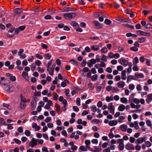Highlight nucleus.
<instances>
[{
  "mask_svg": "<svg viewBox=\"0 0 152 152\" xmlns=\"http://www.w3.org/2000/svg\"><path fill=\"white\" fill-rule=\"evenodd\" d=\"M97 77L98 75L96 74H95L91 77V80L92 81H95L97 80Z\"/></svg>",
  "mask_w": 152,
  "mask_h": 152,
  "instance_id": "393cba45",
  "label": "nucleus"
},
{
  "mask_svg": "<svg viewBox=\"0 0 152 152\" xmlns=\"http://www.w3.org/2000/svg\"><path fill=\"white\" fill-rule=\"evenodd\" d=\"M96 87L97 90L99 92L101 91L102 88H104V86H103V87H102V86H99V84L96 85Z\"/></svg>",
  "mask_w": 152,
  "mask_h": 152,
  "instance_id": "b1692460",
  "label": "nucleus"
},
{
  "mask_svg": "<svg viewBox=\"0 0 152 152\" xmlns=\"http://www.w3.org/2000/svg\"><path fill=\"white\" fill-rule=\"evenodd\" d=\"M145 28L146 29L152 28V25L151 24L148 23L146 25Z\"/></svg>",
  "mask_w": 152,
  "mask_h": 152,
  "instance_id": "79ce46f5",
  "label": "nucleus"
},
{
  "mask_svg": "<svg viewBox=\"0 0 152 152\" xmlns=\"http://www.w3.org/2000/svg\"><path fill=\"white\" fill-rule=\"evenodd\" d=\"M37 140H36L34 139V138H32L31 142L32 144H34L35 145H37Z\"/></svg>",
  "mask_w": 152,
  "mask_h": 152,
  "instance_id": "4c0bfd02",
  "label": "nucleus"
},
{
  "mask_svg": "<svg viewBox=\"0 0 152 152\" xmlns=\"http://www.w3.org/2000/svg\"><path fill=\"white\" fill-rule=\"evenodd\" d=\"M147 97V98L146 99V101L147 103H149L152 100V94L148 95Z\"/></svg>",
  "mask_w": 152,
  "mask_h": 152,
  "instance_id": "9d476101",
  "label": "nucleus"
},
{
  "mask_svg": "<svg viewBox=\"0 0 152 152\" xmlns=\"http://www.w3.org/2000/svg\"><path fill=\"white\" fill-rule=\"evenodd\" d=\"M20 30V31H23L26 28V26H22L19 27L18 28Z\"/></svg>",
  "mask_w": 152,
  "mask_h": 152,
  "instance_id": "e2e57ef3",
  "label": "nucleus"
},
{
  "mask_svg": "<svg viewBox=\"0 0 152 152\" xmlns=\"http://www.w3.org/2000/svg\"><path fill=\"white\" fill-rule=\"evenodd\" d=\"M10 82L9 80L5 79L4 77H2L0 80V84L2 85L5 86Z\"/></svg>",
  "mask_w": 152,
  "mask_h": 152,
  "instance_id": "7ed1b4c3",
  "label": "nucleus"
},
{
  "mask_svg": "<svg viewBox=\"0 0 152 152\" xmlns=\"http://www.w3.org/2000/svg\"><path fill=\"white\" fill-rule=\"evenodd\" d=\"M107 49L106 47H103L101 49V52L102 53H105L107 52Z\"/></svg>",
  "mask_w": 152,
  "mask_h": 152,
  "instance_id": "72a5a7b5",
  "label": "nucleus"
},
{
  "mask_svg": "<svg viewBox=\"0 0 152 152\" xmlns=\"http://www.w3.org/2000/svg\"><path fill=\"white\" fill-rule=\"evenodd\" d=\"M131 79L135 80V79H134V76L130 75L128 76L127 80V83H129V82H130L131 80Z\"/></svg>",
  "mask_w": 152,
  "mask_h": 152,
  "instance_id": "6ab92c4d",
  "label": "nucleus"
},
{
  "mask_svg": "<svg viewBox=\"0 0 152 152\" xmlns=\"http://www.w3.org/2000/svg\"><path fill=\"white\" fill-rule=\"evenodd\" d=\"M7 129H13V127L12 126V124H8L7 125Z\"/></svg>",
  "mask_w": 152,
  "mask_h": 152,
  "instance_id": "6e6d98bb",
  "label": "nucleus"
},
{
  "mask_svg": "<svg viewBox=\"0 0 152 152\" xmlns=\"http://www.w3.org/2000/svg\"><path fill=\"white\" fill-rule=\"evenodd\" d=\"M134 66L133 67V69L134 71H138L137 66L136 64H133Z\"/></svg>",
  "mask_w": 152,
  "mask_h": 152,
  "instance_id": "37998d69",
  "label": "nucleus"
},
{
  "mask_svg": "<svg viewBox=\"0 0 152 152\" xmlns=\"http://www.w3.org/2000/svg\"><path fill=\"white\" fill-rule=\"evenodd\" d=\"M146 38L145 37H142L139 38L138 39V41L140 43H142L145 40Z\"/></svg>",
  "mask_w": 152,
  "mask_h": 152,
  "instance_id": "58836bf2",
  "label": "nucleus"
},
{
  "mask_svg": "<svg viewBox=\"0 0 152 152\" xmlns=\"http://www.w3.org/2000/svg\"><path fill=\"white\" fill-rule=\"evenodd\" d=\"M113 103H110L108 105V109L109 110H112L114 109V107L113 105Z\"/></svg>",
  "mask_w": 152,
  "mask_h": 152,
  "instance_id": "4be33fe9",
  "label": "nucleus"
},
{
  "mask_svg": "<svg viewBox=\"0 0 152 152\" xmlns=\"http://www.w3.org/2000/svg\"><path fill=\"white\" fill-rule=\"evenodd\" d=\"M76 103L79 106L80 105V99L79 98H77L76 99Z\"/></svg>",
  "mask_w": 152,
  "mask_h": 152,
  "instance_id": "052dcab7",
  "label": "nucleus"
},
{
  "mask_svg": "<svg viewBox=\"0 0 152 152\" xmlns=\"http://www.w3.org/2000/svg\"><path fill=\"white\" fill-rule=\"evenodd\" d=\"M36 66V64L34 63H33L31 66V69L32 71H33L34 69L35 68V67Z\"/></svg>",
  "mask_w": 152,
  "mask_h": 152,
  "instance_id": "4d7b16f0",
  "label": "nucleus"
},
{
  "mask_svg": "<svg viewBox=\"0 0 152 152\" xmlns=\"http://www.w3.org/2000/svg\"><path fill=\"white\" fill-rule=\"evenodd\" d=\"M47 71L48 72V73L50 75H53L54 71L53 69L50 68V69L49 68L48 71Z\"/></svg>",
  "mask_w": 152,
  "mask_h": 152,
  "instance_id": "a878e982",
  "label": "nucleus"
},
{
  "mask_svg": "<svg viewBox=\"0 0 152 152\" xmlns=\"http://www.w3.org/2000/svg\"><path fill=\"white\" fill-rule=\"evenodd\" d=\"M4 90L8 92H11L13 91L15 88L13 86L12 84L7 85L4 87Z\"/></svg>",
  "mask_w": 152,
  "mask_h": 152,
  "instance_id": "f03ea898",
  "label": "nucleus"
},
{
  "mask_svg": "<svg viewBox=\"0 0 152 152\" xmlns=\"http://www.w3.org/2000/svg\"><path fill=\"white\" fill-rule=\"evenodd\" d=\"M91 49L94 51H97L99 50V48L97 45H93L91 47Z\"/></svg>",
  "mask_w": 152,
  "mask_h": 152,
  "instance_id": "dca6fc26",
  "label": "nucleus"
},
{
  "mask_svg": "<svg viewBox=\"0 0 152 152\" xmlns=\"http://www.w3.org/2000/svg\"><path fill=\"white\" fill-rule=\"evenodd\" d=\"M24 52V50L23 49H20V51L18 52V55L19 56H21Z\"/></svg>",
  "mask_w": 152,
  "mask_h": 152,
  "instance_id": "0e129e2a",
  "label": "nucleus"
},
{
  "mask_svg": "<svg viewBox=\"0 0 152 152\" xmlns=\"http://www.w3.org/2000/svg\"><path fill=\"white\" fill-rule=\"evenodd\" d=\"M130 49L131 50H132L135 52H137L138 50V49L135 47H131L130 48Z\"/></svg>",
  "mask_w": 152,
  "mask_h": 152,
  "instance_id": "a18cd8bd",
  "label": "nucleus"
},
{
  "mask_svg": "<svg viewBox=\"0 0 152 152\" xmlns=\"http://www.w3.org/2000/svg\"><path fill=\"white\" fill-rule=\"evenodd\" d=\"M21 102H26V98L24 96H23L22 94L20 95Z\"/></svg>",
  "mask_w": 152,
  "mask_h": 152,
  "instance_id": "2f4dec72",
  "label": "nucleus"
},
{
  "mask_svg": "<svg viewBox=\"0 0 152 152\" xmlns=\"http://www.w3.org/2000/svg\"><path fill=\"white\" fill-rule=\"evenodd\" d=\"M80 149L84 151H87V149L86 148H85V147L83 145L81 146L80 147Z\"/></svg>",
  "mask_w": 152,
  "mask_h": 152,
  "instance_id": "c03bdc74",
  "label": "nucleus"
},
{
  "mask_svg": "<svg viewBox=\"0 0 152 152\" xmlns=\"http://www.w3.org/2000/svg\"><path fill=\"white\" fill-rule=\"evenodd\" d=\"M90 62L91 64H94L96 63V60L94 59H92L90 60Z\"/></svg>",
  "mask_w": 152,
  "mask_h": 152,
  "instance_id": "de8ad7c7",
  "label": "nucleus"
},
{
  "mask_svg": "<svg viewBox=\"0 0 152 152\" xmlns=\"http://www.w3.org/2000/svg\"><path fill=\"white\" fill-rule=\"evenodd\" d=\"M145 137V135L143 137L139 138L135 141V143L136 144H141L143 142H145V140L144 139V138Z\"/></svg>",
  "mask_w": 152,
  "mask_h": 152,
  "instance_id": "423d86ee",
  "label": "nucleus"
},
{
  "mask_svg": "<svg viewBox=\"0 0 152 152\" xmlns=\"http://www.w3.org/2000/svg\"><path fill=\"white\" fill-rule=\"evenodd\" d=\"M22 77L25 79L27 80L28 78V73L26 72H23L22 74Z\"/></svg>",
  "mask_w": 152,
  "mask_h": 152,
  "instance_id": "2eb2a0df",
  "label": "nucleus"
},
{
  "mask_svg": "<svg viewBox=\"0 0 152 152\" xmlns=\"http://www.w3.org/2000/svg\"><path fill=\"white\" fill-rule=\"evenodd\" d=\"M125 148L128 150H134V149L133 145L130 143H127L125 145Z\"/></svg>",
  "mask_w": 152,
  "mask_h": 152,
  "instance_id": "39448f33",
  "label": "nucleus"
},
{
  "mask_svg": "<svg viewBox=\"0 0 152 152\" xmlns=\"http://www.w3.org/2000/svg\"><path fill=\"white\" fill-rule=\"evenodd\" d=\"M116 20L122 23L124 22V19H123L120 17L117 18Z\"/></svg>",
  "mask_w": 152,
  "mask_h": 152,
  "instance_id": "603ef678",
  "label": "nucleus"
},
{
  "mask_svg": "<svg viewBox=\"0 0 152 152\" xmlns=\"http://www.w3.org/2000/svg\"><path fill=\"white\" fill-rule=\"evenodd\" d=\"M118 147L120 150H122L124 148V143H121L119 144Z\"/></svg>",
  "mask_w": 152,
  "mask_h": 152,
  "instance_id": "473e14b6",
  "label": "nucleus"
},
{
  "mask_svg": "<svg viewBox=\"0 0 152 152\" xmlns=\"http://www.w3.org/2000/svg\"><path fill=\"white\" fill-rule=\"evenodd\" d=\"M74 9L71 7H65L61 9V11L62 12H68L70 11H73Z\"/></svg>",
  "mask_w": 152,
  "mask_h": 152,
  "instance_id": "6e6552de",
  "label": "nucleus"
},
{
  "mask_svg": "<svg viewBox=\"0 0 152 152\" xmlns=\"http://www.w3.org/2000/svg\"><path fill=\"white\" fill-rule=\"evenodd\" d=\"M125 109V106L123 104H121L118 107V110L120 111H123L124 109Z\"/></svg>",
  "mask_w": 152,
  "mask_h": 152,
  "instance_id": "a211bd4d",
  "label": "nucleus"
},
{
  "mask_svg": "<svg viewBox=\"0 0 152 152\" xmlns=\"http://www.w3.org/2000/svg\"><path fill=\"white\" fill-rule=\"evenodd\" d=\"M135 140V139L134 137H131L129 138V141L131 143H133Z\"/></svg>",
  "mask_w": 152,
  "mask_h": 152,
  "instance_id": "680f3d73",
  "label": "nucleus"
},
{
  "mask_svg": "<svg viewBox=\"0 0 152 152\" xmlns=\"http://www.w3.org/2000/svg\"><path fill=\"white\" fill-rule=\"evenodd\" d=\"M125 85V83L123 81H121L117 83V86L119 88H123Z\"/></svg>",
  "mask_w": 152,
  "mask_h": 152,
  "instance_id": "9b49d317",
  "label": "nucleus"
},
{
  "mask_svg": "<svg viewBox=\"0 0 152 152\" xmlns=\"http://www.w3.org/2000/svg\"><path fill=\"white\" fill-rule=\"evenodd\" d=\"M127 126L125 124H123L120 126V128L122 131L125 132L126 131Z\"/></svg>",
  "mask_w": 152,
  "mask_h": 152,
  "instance_id": "4468645a",
  "label": "nucleus"
},
{
  "mask_svg": "<svg viewBox=\"0 0 152 152\" xmlns=\"http://www.w3.org/2000/svg\"><path fill=\"white\" fill-rule=\"evenodd\" d=\"M42 150L44 152H48L47 148L46 147H42Z\"/></svg>",
  "mask_w": 152,
  "mask_h": 152,
  "instance_id": "774afa93",
  "label": "nucleus"
},
{
  "mask_svg": "<svg viewBox=\"0 0 152 152\" xmlns=\"http://www.w3.org/2000/svg\"><path fill=\"white\" fill-rule=\"evenodd\" d=\"M118 123L117 121L116 120H111L109 121V124L110 126L116 125Z\"/></svg>",
  "mask_w": 152,
  "mask_h": 152,
  "instance_id": "ddd939ff",
  "label": "nucleus"
},
{
  "mask_svg": "<svg viewBox=\"0 0 152 152\" xmlns=\"http://www.w3.org/2000/svg\"><path fill=\"white\" fill-rule=\"evenodd\" d=\"M76 30L77 31L81 32L83 31V30L80 27L79 25L76 27Z\"/></svg>",
  "mask_w": 152,
  "mask_h": 152,
  "instance_id": "c9c22d12",
  "label": "nucleus"
},
{
  "mask_svg": "<svg viewBox=\"0 0 152 152\" xmlns=\"http://www.w3.org/2000/svg\"><path fill=\"white\" fill-rule=\"evenodd\" d=\"M23 11V9L21 8H17L13 10L15 15H17L20 14Z\"/></svg>",
  "mask_w": 152,
  "mask_h": 152,
  "instance_id": "20e7f679",
  "label": "nucleus"
},
{
  "mask_svg": "<svg viewBox=\"0 0 152 152\" xmlns=\"http://www.w3.org/2000/svg\"><path fill=\"white\" fill-rule=\"evenodd\" d=\"M25 134L27 136H29L31 134L30 132L28 130H26L25 132Z\"/></svg>",
  "mask_w": 152,
  "mask_h": 152,
  "instance_id": "3c124183",
  "label": "nucleus"
},
{
  "mask_svg": "<svg viewBox=\"0 0 152 152\" xmlns=\"http://www.w3.org/2000/svg\"><path fill=\"white\" fill-rule=\"evenodd\" d=\"M61 134L62 135L64 136L65 137H67V133L66 130H63L61 132Z\"/></svg>",
  "mask_w": 152,
  "mask_h": 152,
  "instance_id": "5fc2aeb1",
  "label": "nucleus"
},
{
  "mask_svg": "<svg viewBox=\"0 0 152 152\" xmlns=\"http://www.w3.org/2000/svg\"><path fill=\"white\" fill-rule=\"evenodd\" d=\"M41 46L44 49H47L48 48V46L46 45L43 43L41 44Z\"/></svg>",
  "mask_w": 152,
  "mask_h": 152,
  "instance_id": "8fccbe9b",
  "label": "nucleus"
},
{
  "mask_svg": "<svg viewBox=\"0 0 152 152\" xmlns=\"http://www.w3.org/2000/svg\"><path fill=\"white\" fill-rule=\"evenodd\" d=\"M139 62V60L137 57H135L134 58V60L133 61V64H137Z\"/></svg>",
  "mask_w": 152,
  "mask_h": 152,
  "instance_id": "e433bc0d",
  "label": "nucleus"
},
{
  "mask_svg": "<svg viewBox=\"0 0 152 152\" xmlns=\"http://www.w3.org/2000/svg\"><path fill=\"white\" fill-rule=\"evenodd\" d=\"M123 25L124 26L128 27L133 29H134V26H133L131 25L128 24H123Z\"/></svg>",
  "mask_w": 152,
  "mask_h": 152,
  "instance_id": "412c9836",
  "label": "nucleus"
},
{
  "mask_svg": "<svg viewBox=\"0 0 152 152\" xmlns=\"http://www.w3.org/2000/svg\"><path fill=\"white\" fill-rule=\"evenodd\" d=\"M76 15V14L74 12L68 13L64 14L63 17L66 19L71 20L75 18Z\"/></svg>",
  "mask_w": 152,
  "mask_h": 152,
  "instance_id": "f257e3e1",
  "label": "nucleus"
},
{
  "mask_svg": "<svg viewBox=\"0 0 152 152\" xmlns=\"http://www.w3.org/2000/svg\"><path fill=\"white\" fill-rule=\"evenodd\" d=\"M89 71L90 70L89 68L88 67H85L83 68L82 70H80V72H87Z\"/></svg>",
  "mask_w": 152,
  "mask_h": 152,
  "instance_id": "5701e85b",
  "label": "nucleus"
},
{
  "mask_svg": "<svg viewBox=\"0 0 152 152\" xmlns=\"http://www.w3.org/2000/svg\"><path fill=\"white\" fill-rule=\"evenodd\" d=\"M14 140L15 141L16 143L18 145H19L20 144H21V142L17 138H15L14 139Z\"/></svg>",
  "mask_w": 152,
  "mask_h": 152,
  "instance_id": "49530a36",
  "label": "nucleus"
},
{
  "mask_svg": "<svg viewBox=\"0 0 152 152\" xmlns=\"http://www.w3.org/2000/svg\"><path fill=\"white\" fill-rule=\"evenodd\" d=\"M119 62L121 65L124 66H127L128 65V61L124 58H121L119 61Z\"/></svg>",
  "mask_w": 152,
  "mask_h": 152,
  "instance_id": "0eeeda50",
  "label": "nucleus"
},
{
  "mask_svg": "<svg viewBox=\"0 0 152 152\" xmlns=\"http://www.w3.org/2000/svg\"><path fill=\"white\" fill-rule=\"evenodd\" d=\"M35 56L37 58L39 59H42L43 58L42 56L39 54H37Z\"/></svg>",
  "mask_w": 152,
  "mask_h": 152,
  "instance_id": "ea45409f",
  "label": "nucleus"
},
{
  "mask_svg": "<svg viewBox=\"0 0 152 152\" xmlns=\"http://www.w3.org/2000/svg\"><path fill=\"white\" fill-rule=\"evenodd\" d=\"M146 123L147 125L149 126H151L152 124L151 121L149 120H147L146 121Z\"/></svg>",
  "mask_w": 152,
  "mask_h": 152,
  "instance_id": "09e8293b",
  "label": "nucleus"
},
{
  "mask_svg": "<svg viewBox=\"0 0 152 152\" xmlns=\"http://www.w3.org/2000/svg\"><path fill=\"white\" fill-rule=\"evenodd\" d=\"M146 145L147 147H150L151 145V143L149 141H147L145 142Z\"/></svg>",
  "mask_w": 152,
  "mask_h": 152,
  "instance_id": "338daca9",
  "label": "nucleus"
},
{
  "mask_svg": "<svg viewBox=\"0 0 152 152\" xmlns=\"http://www.w3.org/2000/svg\"><path fill=\"white\" fill-rule=\"evenodd\" d=\"M69 89H67L65 91V93L67 97H69L70 96V94L69 93Z\"/></svg>",
  "mask_w": 152,
  "mask_h": 152,
  "instance_id": "a19ab883",
  "label": "nucleus"
},
{
  "mask_svg": "<svg viewBox=\"0 0 152 152\" xmlns=\"http://www.w3.org/2000/svg\"><path fill=\"white\" fill-rule=\"evenodd\" d=\"M106 100L107 102H109L110 101L113 100V96H107L106 98Z\"/></svg>",
  "mask_w": 152,
  "mask_h": 152,
  "instance_id": "aec40b11",
  "label": "nucleus"
},
{
  "mask_svg": "<svg viewBox=\"0 0 152 152\" xmlns=\"http://www.w3.org/2000/svg\"><path fill=\"white\" fill-rule=\"evenodd\" d=\"M100 56L99 55H97L96 56V60L98 62H100L101 61V59L100 58Z\"/></svg>",
  "mask_w": 152,
  "mask_h": 152,
  "instance_id": "13d9d810",
  "label": "nucleus"
},
{
  "mask_svg": "<svg viewBox=\"0 0 152 152\" xmlns=\"http://www.w3.org/2000/svg\"><path fill=\"white\" fill-rule=\"evenodd\" d=\"M104 23L107 25H110L111 23V21L110 20L106 19L105 20Z\"/></svg>",
  "mask_w": 152,
  "mask_h": 152,
  "instance_id": "c85d7f7f",
  "label": "nucleus"
},
{
  "mask_svg": "<svg viewBox=\"0 0 152 152\" xmlns=\"http://www.w3.org/2000/svg\"><path fill=\"white\" fill-rule=\"evenodd\" d=\"M26 102H21L20 106L19 107L22 109H25L26 107Z\"/></svg>",
  "mask_w": 152,
  "mask_h": 152,
  "instance_id": "f8f14e48",
  "label": "nucleus"
},
{
  "mask_svg": "<svg viewBox=\"0 0 152 152\" xmlns=\"http://www.w3.org/2000/svg\"><path fill=\"white\" fill-rule=\"evenodd\" d=\"M44 57L46 59L49 60L51 58V56L50 53H48L45 54Z\"/></svg>",
  "mask_w": 152,
  "mask_h": 152,
  "instance_id": "f3484780",
  "label": "nucleus"
},
{
  "mask_svg": "<svg viewBox=\"0 0 152 152\" xmlns=\"http://www.w3.org/2000/svg\"><path fill=\"white\" fill-rule=\"evenodd\" d=\"M133 101L134 103L136 104H138L140 102V100L138 99L133 98Z\"/></svg>",
  "mask_w": 152,
  "mask_h": 152,
  "instance_id": "7c9ffc66",
  "label": "nucleus"
},
{
  "mask_svg": "<svg viewBox=\"0 0 152 152\" xmlns=\"http://www.w3.org/2000/svg\"><path fill=\"white\" fill-rule=\"evenodd\" d=\"M28 62L26 60L23 61L22 62V64L23 66H26L28 64Z\"/></svg>",
  "mask_w": 152,
  "mask_h": 152,
  "instance_id": "69168bd1",
  "label": "nucleus"
},
{
  "mask_svg": "<svg viewBox=\"0 0 152 152\" xmlns=\"http://www.w3.org/2000/svg\"><path fill=\"white\" fill-rule=\"evenodd\" d=\"M10 79L12 81H14L16 80V78L15 76L12 75L10 78Z\"/></svg>",
  "mask_w": 152,
  "mask_h": 152,
  "instance_id": "864d4df0",
  "label": "nucleus"
},
{
  "mask_svg": "<svg viewBox=\"0 0 152 152\" xmlns=\"http://www.w3.org/2000/svg\"><path fill=\"white\" fill-rule=\"evenodd\" d=\"M70 24L73 26H76V27L79 25L77 23L74 21H72L70 23Z\"/></svg>",
  "mask_w": 152,
  "mask_h": 152,
  "instance_id": "f704fd0d",
  "label": "nucleus"
},
{
  "mask_svg": "<svg viewBox=\"0 0 152 152\" xmlns=\"http://www.w3.org/2000/svg\"><path fill=\"white\" fill-rule=\"evenodd\" d=\"M90 108L91 110H92L94 112H95L96 111L97 108L95 105L91 106Z\"/></svg>",
  "mask_w": 152,
  "mask_h": 152,
  "instance_id": "c756f323",
  "label": "nucleus"
},
{
  "mask_svg": "<svg viewBox=\"0 0 152 152\" xmlns=\"http://www.w3.org/2000/svg\"><path fill=\"white\" fill-rule=\"evenodd\" d=\"M145 33V32L140 30L137 31V33L138 35H144Z\"/></svg>",
  "mask_w": 152,
  "mask_h": 152,
  "instance_id": "cd10ccee",
  "label": "nucleus"
},
{
  "mask_svg": "<svg viewBox=\"0 0 152 152\" xmlns=\"http://www.w3.org/2000/svg\"><path fill=\"white\" fill-rule=\"evenodd\" d=\"M94 23L96 26V28L97 29L100 28L102 27V25L98 21H94Z\"/></svg>",
  "mask_w": 152,
  "mask_h": 152,
  "instance_id": "1a4fd4ad",
  "label": "nucleus"
},
{
  "mask_svg": "<svg viewBox=\"0 0 152 152\" xmlns=\"http://www.w3.org/2000/svg\"><path fill=\"white\" fill-rule=\"evenodd\" d=\"M121 101L123 103H127V100L126 98L125 97H122L120 99Z\"/></svg>",
  "mask_w": 152,
  "mask_h": 152,
  "instance_id": "bb28decb",
  "label": "nucleus"
},
{
  "mask_svg": "<svg viewBox=\"0 0 152 152\" xmlns=\"http://www.w3.org/2000/svg\"><path fill=\"white\" fill-rule=\"evenodd\" d=\"M51 120V118L50 117H48L45 120V121L46 123H48V122L50 121Z\"/></svg>",
  "mask_w": 152,
  "mask_h": 152,
  "instance_id": "bf43d9fd",
  "label": "nucleus"
}]
</instances>
